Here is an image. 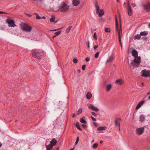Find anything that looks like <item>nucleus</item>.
Instances as JSON below:
<instances>
[{
  "mask_svg": "<svg viewBox=\"0 0 150 150\" xmlns=\"http://www.w3.org/2000/svg\"><path fill=\"white\" fill-rule=\"evenodd\" d=\"M90 60V59L88 57L86 58L85 59V60L86 62H88V61H89Z\"/></svg>",
  "mask_w": 150,
  "mask_h": 150,
  "instance_id": "nucleus-46",
  "label": "nucleus"
},
{
  "mask_svg": "<svg viewBox=\"0 0 150 150\" xmlns=\"http://www.w3.org/2000/svg\"><path fill=\"white\" fill-rule=\"evenodd\" d=\"M120 24L119 25L117 23V21L116 16H115V24H116V30L117 32L119 38V40L120 44L121 49L122 48V46L121 42V36H122V29L121 28V20L120 19Z\"/></svg>",
  "mask_w": 150,
  "mask_h": 150,
  "instance_id": "nucleus-2",
  "label": "nucleus"
},
{
  "mask_svg": "<svg viewBox=\"0 0 150 150\" xmlns=\"http://www.w3.org/2000/svg\"><path fill=\"white\" fill-rule=\"evenodd\" d=\"M93 38L96 40H97V35L96 33H95L93 35Z\"/></svg>",
  "mask_w": 150,
  "mask_h": 150,
  "instance_id": "nucleus-35",
  "label": "nucleus"
},
{
  "mask_svg": "<svg viewBox=\"0 0 150 150\" xmlns=\"http://www.w3.org/2000/svg\"><path fill=\"white\" fill-rule=\"evenodd\" d=\"M6 13L2 12V11H0V14H5Z\"/></svg>",
  "mask_w": 150,
  "mask_h": 150,
  "instance_id": "nucleus-50",
  "label": "nucleus"
},
{
  "mask_svg": "<svg viewBox=\"0 0 150 150\" xmlns=\"http://www.w3.org/2000/svg\"><path fill=\"white\" fill-rule=\"evenodd\" d=\"M99 54V52H97V53H96L95 55V56H94L95 57V58H97L98 57Z\"/></svg>",
  "mask_w": 150,
  "mask_h": 150,
  "instance_id": "nucleus-36",
  "label": "nucleus"
},
{
  "mask_svg": "<svg viewBox=\"0 0 150 150\" xmlns=\"http://www.w3.org/2000/svg\"><path fill=\"white\" fill-rule=\"evenodd\" d=\"M39 1L40 2H42L44 1V0H39Z\"/></svg>",
  "mask_w": 150,
  "mask_h": 150,
  "instance_id": "nucleus-56",
  "label": "nucleus"
},
{
  "mask_svg": "<svg viewBox=\"0 0 150 150\" xmlns=\"http://www.w3.org/2000/svg\"><path fill=\"white\" fill-rule=\"evenodd\" d=\"M78 59L76 58H74L73 60V62L75 63H76L78 62Z\"/></svg>",
  "mask_w": 150,
  "mask_h": 150,
  "instance_id": "nucleus-33",
  "label": "nucleus"
},
{
  "mask_svg": "<svg viewBox=\"0 0 150 150\" xmlns=\"http://www.w3.org/2000/svg\"><path fill=\"white\" fill-rule=\"evenodd\" d=\"M115 83L121 85L123 83V81L122 79H119L117 80Z\"/></svg>",
  "mask_w": 150,
  "mask_h": 150,
  "instance_id": "nucleus-14",
  "label": "nucleus"
},
{
  "mask_svg": "<svg viewBox=\"0 0 150 150\" xmlns=\"http://www.w3.org/2000/svg\"><path fill=\"white\" fill-rule=\"evenodd\" d=\"M86 66L85 64H84L82 66V69L83 70H84L85 69Z\"/></svg>",
  "mask_w": 150,
  "mask_h": 150,
  "instance_id": "nucleus-41",
  "label": "nucleus"
},
{
  "mask_svg": "<svg viewBox=\"0 0 150 150\" xmlns=\"http://www.w3.org/2000/svg\"><path fill=\"white\" fill-rule=\"evenodd\" d=\"M32 0L35 2H36L37 1V0Z\"/></svg>",
  "mask_w": 150,
  "mask_h": 150,
  "instance_id": "nucleus-60",
  "label": "nucleus"
},
{
  "mask_svg": "<svg viewBox=\"0 0 150 150\" xmlns=\"http://www.w3.org/2000/svg\"><path fill=\"white\" fill-rule=\"evenodd\" d=\"M123 6L124 7H127V5L125 3V2H124V3Z\"/></svg>",
  "mask_w": 150,
  "mask_h": 150,
  "instance_id": "nucleus-49",
  "label": "nucleus"
},
{
  "mask_svg": "<svg viewBox=\"0 0 150 150\" xmlns=\"http://www.w3.org/2000/svg\"><path fill=\"white\" fill-rule=\"evenodd\" d=\"M55 19V18L54 16H52V17L50 18V21L51 22H53Z\"/></svg>",
  "mask_w": 150,
  "mask_h": 150,
  "instance_id": "nucleus-29",
  "label": "nucleus"
},
{
  "mask_svg": "<svg viewBox=\"0 0 150 150\" xmlns=\"http://www.w3.org/2000/svg\"><path fill=\"white\" fill-rule=\"evenodd\" d=\"M32 55L33 56L38 59H40V53L37 50H35L33 51Z\"/></svg>",
  "mask_w": 150,
  "mask_h": 150,
  "instance_id": "nucleus-10",
  "label": "nucleus"
},
{
  "mask_svg": "<svg viewBox=\"0 0 150 150\" xmlns=\"http://www.w3.org/2000/svg\"><path fill=\"white\" fill-rule=\"evenodd\" d=\"M114 56L113 55L110 56L106 62V63L107 64L108 63H110L111 62L113 59Z\"/></svg>",
  "mask_w": 150,
  "mask_h": 150,
  "instance_id": "nucleus-16",
  "label": "nucleus"
},
{
  "mask_svg": "<svg viewBox=\"0 0 150 150\" xmlns=\"http://www.w3.org/2000/svg\"><path fill=\"white\" fill-rule=\"evenodd\" d=\"M128 61L129 62V60H130L129 58H128Z\"/></svg>",
  "mask_w": 150,
  "mask_h": 150,
  "instance_id": "nucleus-63",
  "label": "nucleus"
},
{
  "mask_svg": "<svg viewBox=\"0 0 150 150\" xmlns=\"http://www.w3.org/2000/svg\"><path fill=\"white\" fill-rule=\"evenodd\" d=\"M59 147H57V150H59Z\"/></svg>",
  "mask_w": 150,
  "mask_h": 150,
  "instance_id": "nucleus-55",
  "label": "nucleus"
},
{
  "mask_svg": "<svg viewBox=\"0 0 150 150\" xmlns=\"http://www.w3.org/2000/svg\"><path fill=\"white\" fill-rule=\"evenodd\" d=\"M132 55L134 58L130 60L129 65L131 69H133L139 66L141 62V57L138 56V52L135 50L132 52Z\"/></svg>",
  "mask_w": 150,
  "mask_h": 150,
  "instance_id": "nucleus-1",
  "label": "nucleus"
},
{
  "mask_svg": "<svg viewBox=\"0 0 150 150\" xmlns=\"http://www.w3.org/2000/svg\"><path fill=\"white\" fill-rule=\"evenodd\" d=\"M79 137H77L76 139V142H75V145H76V144H77L78 143V142L79 141Z\"/></svg>",
  "mask_w": 150,
  "mask_h": 150,
  "instance_id": "nucleus-37",
  "label": "nucleus"
},
{
  "mask_svg": "<svg viewBox=\"0 0 150 150\" xmlns=\"http://www.w3.org/2000/svg\"><path fill=\"white\" fill-rule=\"evenodd\" d=\"M148 100H150V96L148 97Z\"/></svg>",
  "mask_w": 150,
  "mask_h": 150,
  "instance_id": "nucleus-59",
  "label": "nucleus"
},
{
  "mask_svg": "<svg viewBox=\"0 0 150 150\" xmlns=\"http://www.w3.org/2000/svg\"><path fill=\"white\" fill-rule=\"evenodd\" d=\"M57 30H51V31H56Z\"/></svg>",
  "mask_w": 150,
  "mask_h": 150,
  "instance_id": "nucleus-58",
  "label": "nucleus"
},
{
  "mask_svg": "<svg viewBox=\"0 0 150 150\" xmlns=\"http://www.w3.org/2000/svg\"><path fill=\"white\" fill-rule=\"evenodd\" d=\"M121 120L120 118H117L115 120V125H118L119 127L120 126V121Z\"/></svg>",
  "mask_w": 150,
  "mask_h": 150,
  "instance_id": "nucleus-15",
  "label": "nucleus"
},
{
  "mask_svg": "<svg viewBox=\"0 0 150 150\" xmlns=\"http://www.w3.org/2000/svg\"><path fill=\"white\" fill-rule=\"evenodd\" d=\"M95 6L96 11V13L98 14L99 17H101L103 16L104 14V12L103 9H101L100 10L99 7L97 3L95 4Z\"/></svg>",
  "mask_w": 150,
  "mask_h": 150,
  "instance_id": "nucleus-5",
  "label": "nucleus"
},
{
  "mask_svg": "<svg viewBox=\"0 0 150 150\" xmlns=\"http://www.w3.org/2000/svg\"><path fill=\"white\" fill-rule=\"evenodd\" d=\"M144 84L143 83H142V85H144Z\"/></svg>",
  "mask_w": 150,
  "mask_h": 150,
  "instance_id": "nucleus-64",
  "label": "nucleus"
},
{
  "mask_svg": "<svg viewBox=\"0 0 150 150\" xmlns=\"http://www.w3.org/2000/svg\"><path fill=\"white\" fill-rule=\"evenodd\" d=\"M103 143V141H100V144H102Z\"/></svg>",
  "mask_w": 150,
  "mask_h": 150,
  "instance_id": "nucleus-57",
  "label": "nucleus"
},
{
  "mask_svg": "<svg viewBox=\"0 0 150 150\" xmlns=\"http://www.w3.org/2000/svg\"><path fill=\"white\" fill-rule=\"evenodd\" d=\"M57 140L55 138H54L51 141H50V144L52 145V146H53L56 144L57 143Z\"/></svg>",
  "mask_w": 150,
  "mask_h": 150,
  "instance_id": "nucleus-17",
  "label": "nucleus"
},
{
  "mask_svg": "<svg viewBox=\"0 0 150 150\" xmlns=\"http://www.w3.org/2000/svg\"><path fill=\"white\" fill-rule=\"evenodd\" d=\"M106 127H98L97 130L98 131L104 130L106 129Z\"/></svg>",
  "mask_w": 150,
  "mask_h": 150,
  "instance_id": "nucleus-23",
  "label": "nucleus"
},
{
  "mask_svg": "<svg viewBox=\"0 0 150 150\" xmlns=\"http://www.w3.org/2000/svg\"><path fill=\"white\" fill-rule=\"evenodd\" d=\"M74 147L72 149H71L70 150H73L74 149Z\"/></svg>",
  "mask_w": 150,
  "mask_h": 150,
  "instance_id": "nucleus-54",
  "label": "nucleus"
},
{
  "mask_svg": "<svg viewBox=\"0 0 150 150\" xmlns=\"http://www.w3.org/2000/svg\"><path fill=\"white\" fill-rule=\"evenodd\" d=\"M21 28L23 30L27 32H31L32 29L31 26L25 23L22 24Z\"/></svg>",
  "mask_w": 150,
  "mask_h": 150,
  "instance_id": "nucleus-4",
  "label": "nucleus"
},
{
  "mask_svg": "<svg viewBox=\"0 0 150 150\" xmlns=\"http://www.w3.org/2000/svg\"><path fill=\"white\" fill-rule=\"evenodd\" d=\"M105 19L104 18H100L99 20V21L100 22H103Z\"/></svg>",
  "mask_w": 150,
  "mask_h": 150,
  "instance_id": "nucleus-40",
  "label": "nucleus"
},
{
  "mask_svg": "<svg viewBox=\"0 0 150 150\" xmlns=\"http://www.w3.org/2000/svg\"><path fill=\"white\" fill-rule=\"evenodd\" d=\"M142 76L145 77H149L150 76V70L144 69L142 70L141 72Z\"/></svg>",
  "mask_w": 150,
  "mask_h": 150,
  "instance_id": "nucleus-6",
  "label": "nucleus"
},
{
  "mask_svg": "<svg viewBox=\"0 0 150 150\" xmlns=\"http://www.w3.org/2000/svg\"><path fill=\"white\" fill-rule=\"evenodd\" d=\"M76 125L77 128L80 130H81V129L79 125V122H77L76 124Z\"/></svg>",
  "mask_w": 150,
  "mask_h": 150,
  "instance_id": "nucleus-27",
  "label": "nucleus"
},
{
  "mask_svg": "<svg viewBox=\"0 0 150 150\" xmlns=\"http://www.w3.org/2000/svg\"><path fill=\"white\" fill-rule=\"evenodd\" d=\"M87 46L88 47V48H90V42H89V41L88 42V43H87Z\"/></svg>",
  "mask_w": 150,
  "mask_h": 150,
  "instance_id": "nucleus-43",
  "label": "nucleus"
},
{
  "mask_svg": "<svg viewBox=\"0 0 150 150\" xmlns=\"http://www.w3.org/2000/svg\"><path fill=\"white\" fill-rule=\"evenodd\" d=\"M145 119V117L143 115H141L140 117V120L141 122H143L144 120Z\"/></svg>",
  "mask_w": 150,
  "mask_h": 150,
  "instance_id": "nucleus-25",
  "label": "nucleus"
},
{
  "mask_svg": "<svg viewBox=\"0 0 150 150\" xmlns=\"http://www.w3.org/2000/svg\"><path fill=\"white\" fill-rule=\"evenodd\" d=\"M144 9L146 11H149L150 10V4L147 3V4L143 5Z\"/></svg>",
  "mask_w": 150,
  "mask_h": 150,
  "instance_id": "nucleus-11",
  "label": "nucleus"
},
{
  "mask_svg": "<svg viewBox=\"0 0 150 150\" xmlns=\"http://www.w3.org/2000/svg\"><path fill=\"white\" fill-rule=\"evenodd\" d=\"M53 146L52 145L50 144L47 145L46 146L47 150H51Z\"/></svg>",
  "mask_w": 150,
  "mask_h": 150,
  "instance_id": "nucleus-24",
  "label": "nucleus"
},
{
  "mask_svg": "<svg viewBox=\"0 0 150 150\" xmlns=\"http://www.w3.org/2000/svg\"><path fill=\"white\" fill-rule=\"evenodd\" d=\"M26 15H27L28 16H31V15H30V14H26Z\"/></svg>",
  "mask_w": 150,
  "mask_h": 150,
  "instance_id": "nucleus-52",
  "label": "nucleus"
},
{
  "mask_svg": "<svg viewBox=\"0 0 150 150\" xmlns=\"http://www.w3.org/2000/svg\"><path fill=\"white\" fill-rule=\"evenodd\" d=\"M128 11V15L129 16H131L132 15V10L131 8H127Z\"/></svg>",
  "mask_w": 150,
  "mask_h": 150,
  "instance_id": "nucleus-18",
  "label": "nucleus"
},
{
  "mask_svg": "<svg viewBox=\"0 0 150 150\" xmlns=\"http://www.w3.org/2000/svg\"><path fill=\"white\" fill-rule=\"evenodd\" d=\"M92 95L91 93L90 92H88L86 95V97L88 99H90L92 97Z\"/></svg>",
  "mask_w": 150,
  "mask_h": 150,
  "instance_id": "nucleus-21",
  "label": "nucleus"
},
{
  "mask_svg": "<svg viewBox=\"0 0 150 150\" xmlns=\"http://www.w3.org/2000/svg\"><path fill=\"white\" fill-rule=\"evenodd\" d=\"M82 126L84 128H85L86 127V124H84L82 125Z\"/></svg>",
  "mask_w": 150,
  "mask_h": 150,
  "instance_id": "nucleus-45",
  "label": "nucleus"
},
{
  "mask_svg": "<svg viewBox=\"0 0 150 150\" xmlns=\"http://www.w3.org/2000/svg\"><path fill=\"white\" fill-rule=\"evenodd\" d=\"M6 22L8 24V26L10 27H13L16 26L14 21L13 20L7 19H6Z\"/></svg>",
  "mask_w": 150,
  "mask_h": 150,
  "instance_id": "nucleus-7",
  "label": "nucleus"
},
{
  "mask_svg": "<svg viewBox=\"0 0 150 150\" xmlns=\"http://www.w3.org/2000/svg\"><path fill=\"white\" fill-rule=\"evenodd\" d=\"M85 117L84 116H83L82 118L80 120V122L83 124H86L87 123L86 121L85 120Z\"/></svg>",
  "mask_w": 150,
  "mask_h": 150,
  "instance_id": "nucleus-20",
  "label": "nucleus"
},
{
  "mask_svg": "<svg viewBox=\"0 0 150 150\" xmlns=\"http://www.w3.org/2000/svg\"><path fill=\"white\" fill-rule=\"evenodd\" d=\"M75 117V114H74L73 115V117Z\"/></svg>",
  "mask_w": 150,
  "mask_h": 150,
  "instance_id": "nucleus-51",
  "label": "nucleus"
},
{
  "mask_svg": "<svg viewBox=\"0 0 150 150\" xmlns=\"http://www.w3.org/2000/svg\"><path fill=\"white\" fill-rule=\"evenodd\" d=\"M150 94V92H148V93H147V95H149Z\"/></svg>",
  "mask_w": 150,
  "mask_h": 150,
  "instance_id": "nucleus-62",
  "label": "nucleus"
},
{
  "mask_svg": "<svg viewBox=\"0 0 150 150\" xmlns=\"http://www.w3.org/2000/svg\"><path fill=\"white\" fill-rule=\"evenodd\" d=\"M71 28H72L71 26H69L67 28V30H66V31L67 32V33H69L70 32V30Z\"/></svg>",
  "mask_w": 150,
  "mask_h": 150,
  "instance_id": "nucleus-28",
  "label": "nucleus"
},
{
  "mask_svg": "<svg viewBox=\"0 0 150 150\" xmlns=\"http://www.w3.org/2000/svg\"><path fill=\"white\" fill-rule=\"evenodd\" d=\"M80 3L79 0H73L72 4L75 6H77L79 5Z\"/></svg>",
  "mask_w": 150,
  "mask_h": 150,
  "instance_id": "nucleus-12",
  "label": "nucleus"
},
{
  "mask_svg": "<svg viewBox=\"0 0 150 150\" xmlns=\"http://www.w3.org/2000/svg\"><path fill=\"white\" fill-rule=\"evenodd\" d=\"M148 34V32L146 31H144L143 32H140V35L141 36L142 35H146Z\"/></svg>",
  "mask_w": 150,
  "mask_h": 150,
  "instance_id": "nucleus-22",
  "label": "nucleus"
},
{
  "mask_svg": "<svg viewBox=\"0 0 150 150\" xmlns=\"http://www.w3.org/2000/svg\"><path fill=\"white\" fill-rule=\"evenodd\" d=\"M105 32L107 33H109L110 32V30L109 28H105Z\"/></svg>",
  "mask_w": 150,
  "mask_h": 150,
  "instance_id": "nucleus-30",
  "label": "nucleus"
},
{
  "mask_svg": "<svg viewBox=\"0 0 150 150\" xmlns=\"http://www.w3.org/2000/svg\"><path fill=\"white\" fill-rule=\"evenodd\" d=\"M144 128L143 127L137 128L135 131L136 134L138 135H140L142 134L144 131Z\"/></svg>",
  "mask_w": 150,
  "mask_h": 150,
  "instance_id": "nucleus-8",
  "label": "nucleus"
},
{
  "mask_svg": "<svg viewBox=\"0 0 150 150\" xmlns=\"http://www.w3.org/2000/svg\"><path fill=\"white\" fill-rule=\"evenodd\" d=\"M94 142V139H93L92 140V142Z\"/></svg>",
  "mask_w": 150,
  "mask_h": 150,
  "instance_id": "nucleus-61",
  "label": "nucleus"
},
{
  "mask_svg": "<svg viewBox=\"0 0 150 150\" xmlns=\"http://www.w3.org/2000/svg\"><path fill=\"white\" fill-rule=\"evenodd\" d=\"M42 18L43 19H45V17L43 16L42 17Z\"/></svg>",
  "mask_w": 150,
  "mask_h": 150,
  "instance_id": "nucleus-53",
  "label": "nucleus"
},
{
  "mask_svg": "<svg viewBox=\"0 0 150 150\" xmlns=\"http://www.w3.org/2000/svg\"><path fill=\"white\" fill-rule=\"evenodd\" d=\"M87 105L89 109H91L92 110L96 112H97L99 110V109L97 107L93 106L91 104H88Z\"/></svg>",
  "mask_w": 150,
  "mask_h": 150,
  "instance_id": "nucleus-9",
  "label": "nucleus"
},
{
  "mask_svg": "<svg viewBox=\"0 0 150 150\" xmlns=\"http://www.w3.org/2000/svg\"><path fill=\"white\" fill-rule=\"evenodd\" d=\"M35 15H36V18L37 19H40L41 18L40 17V16L39 15H38V14H37L36 13H35Z\"/></svg>",
  "mask_w": 150,
  "mask_h": 150,
  "instance_id": "nucleus-39",
  "label": "nucleus"
},
{
  "mask_svg": "<svg viewBox=\"0 0 150 150\" xmlns=\"http://www.w3.org/2000/svg\"><path fill=\"white\" fill-rule=\"evenodd\" d=\"M61 33V32L60 31H57V32H56L55 33V35L53 36V38H54L56 37L57 36L59 35Z\"/></svg>",
  "mask_w": 150,
  "mask_h": 150,
  "instance_id": "nucleus-26",
  "label": "nucleus"
},
{
  "mask_svg": "<svg viewBox=\"0 0 150 150\" xmlns=\"http://www.w3.org/2000/svg\"><path fill=\"white\" fill-rule=\"evenodd\" d=\"M91 113L92 114V115H93L94 116H96L97 115V114H96L95 112H91Z\"/></svg>",
  "mask_w": 150,
  "mask_h": 150,
  "instance_id": "nucleus-42",
  "label": "nucleus"
},
{
  "mask_svg": "<svg viewBox=\"0 0 150 150\" xmlns=\"http://www.w3.org/2000/svg\"><path fill=\"white\" fill-rule=\"evenodd\" d=\"M140 38V35H136L134 37L135 38L137 39H139Z\"/></svg>",
  "mask_w": 150,
  "mask_h": 150,
  "instance_id": "nucleus-31",
  "label": "nucleus"
},
{
  "mask_svg": "<svg viewBox=\"0 0 150 150\" xmlns=\"http://www.w3.org/2000/svg\"><path fill=\"white\" fill-rule=\"evenodd\" d=\"M132 5L133 7H135L136 6L135 3H132Z\"/></svg>",
  "mask_w": 150,
  "mask_h": 150,
  "instance_id": "nucleus-47",
  "label": "nucleus"
},
{
  "mask_svg": "<svg viewBox=\"0 0 150 150\" xmlns=\"http://www.w3.org/2000/svg\"><path fill=\"white\" fill-rule=\"evenodd\" d=\"M112 87V86L111 84H109L106 86V91H110Z\"/></svg>",
  "mask_w": 150,
  "mask_h": 150,
  "instance_id": "nucleus-19",
  "label": "nucleus"
},
{
  "mask_svg": "<svg viewBox=\"0 0 150 150\" xmlns=\"http://www.w3.org/2000/svg\"><path fill=\"white\" fill-rule=\"evenodd\" d=\"M144 101H142L139 102L137 105L136 107V109L137 110L138 109H139L141 107V106L144 104Z\"/></svg>",
  "mask_w": 150,
  "mask_h": 150,
  "instance_id": "nucleus-13",
  "label": "nucleus"
},
{
  "mask_svg": "<svg viewBox=\"0 0 150 150\" xmlns=\"http://www.w3.org/2000/svg\"><path fill=\"white\" fill-rule=\"evenodd\" d=\"M131 8V7L130 5V4H129V1H128L127 3V8Z\"/></svg>",
  "mask_w": 150,
  "mask_h": 150,
  "instance_id": "nucleus-38",
  "label": "nucleus"
},
{
  "mask_svg": "<svg viewBox=\"0 0 150 150\" xmlns=\"http://www.w3.org/2000/svg\"><path fill=\"white\" fill-rule=\"evenodd\" d=\"M98 146V144L97 143H95L93 146V147L94 149L96 148Z\"/></svg>",
  "mask_w": 150,
  "mask_h": 150,
  "instance_id": "nucleus-32",
  "label": "nucleus"
},
{
  "mask_svg": "<svg viewBox=\"0 0 150 150\" xmlns=\"http://www.w3.org/2000/svg\"><path fill=\"white\" fill-rule=\"evenodd\" d=\"M91 117L93 121H96V119L95 118L93 117V116H91Z\"/></svg>",
  "mask_w": 150,
  "mask_h": 150,
  "instance_id": "nucleus-44",
  "label": "nucleus"
},
{
  "mask_svg": "<svg viewBox=\"0 0 150 150\" xmlns=\"http://www.w3.org/2000/svg\"><path fill=\"white\" fill-rule=\"evenodd\" d=\"M98 47L97 45H95L94 46V50H96Z\"/></svg>",
  "mask_w": 150,
  "mask_h": 150,
  "instance_id": "nucleus-48",
  "label": "nucleus"
},
{
  "mask_svg": "<svg viewBox=\"0 0 150 150\" xmlns=\"http://www.w3.org/2000/svg\"><path fill=\"white\" fill-rule=\"evenodd\" d=\"M58 11H66L69 10V6L66 3H62L59 7Z\"/></svg>",
  "mask_w": 150,
  "mask_h": 150,
  "instance_id": "nucleus-3",
  "label": "nucleus"
},
{
  "mask_svg": "<svg viewBox=\"0 0 150 150\" xmlns=\"http://www.w3.org/2000/svg\"><path fill=\"white\" fill-rule=\"evenodd\" d=\"M82 108H80L79 109L78 111V114H80L82 113Z\"/></svg>",
  "mask_w": 150,
  "mask_h": 150,
  "instance_id": "nucleus-34",
  "label": "nucleus"
}]
</instances>
